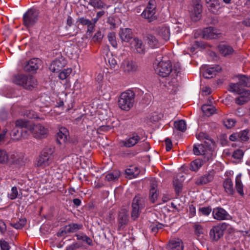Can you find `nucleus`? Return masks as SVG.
Instances as JSON below:
<instances>
[{
  "instance_id": "864d4df0",
  "label": "nucleus",
  "mask_w": 250,
  "mask_h": 250,
  "mask_svg": "<svg viewBox=\"0 0 250 250\" xmlns=\"http://www.w3.org/2000/svg\"><path fill=\"white\" fill-rule=\"evenodd\" d=\"M104 37V35L102 34V32L99 30L97 31L96 33L95 34L94 36L92 38V41L94 42H100L102 41L103 38Z\"/></svg>"
},
{
  "instance_id": "8fccbe9b",
  "label": "nucleus",
  "mask_w": 250,
  "mask_h": 250,
  "mask_svg": "<svg viewBox=\"0 0 250 250\" xmlns=\"http://www.w3.org/2000/svg\"><path fill=\"white\" fill-rule=\"evenodd\" d=\"M71 73L72 69L71 68L65 69L59 73V77L60 79L63 80L66 79Z\"/></svg>"
},
{
  "instance_id": "aec40b11",
  "label": "nucleus",
  "mask_w": 250,
  "mask_h": 250,
  "mask_svg": "<svg viewBox=\"0 0 250 250\" xmlns=\"http://www.w3.org/2000/svg\"><path fill=\"white\" fill-rule=\"evenodd\" d=\"M131 44L134 47V51L138 53L144 54L145 53V45L143 43L142 40L138 38H134L131 41Z\"/></svg>"
},
{
  "instance_id": "f03ea898",
  "label": "nucleus",
  "mask_w": 250,
  "mask_h": 250,
  "mask_svg": "<svg viewBox=\"0 0 250 250\" xmlns=\"http://www.w3.org/2000/svg\"><path fill=\"white\" fill-rule=\"evenodd\" d=\"M12 82L18 85L22 86L24 88L31 90L37 85L36 79L30 75L17 74L12 78Z\"/></svg>"
},
{
  "instance_id": "4c0bfd02",
  "label": "nucleus",
  "mask_w": 250,
  "mask_h": 250,
  "mask_svg": "<svg viewBox=\"0 0 250 250\" xmlns=\"http://www.w3.org/2000/svg\"><path fill=\"white\" fill-rule=\"evenodd\" d=\"M174 126L177 130L182 132H185L187 129L186 123L183 120L174 122Z\"/></svg>"
},
{
  "instance_id": "5701e85b",
  "label": "nucleus",
  "mask_w": 250,
  "mask_h": 250,
  "mask_svg": "<svg viewBox=\"0 0 250 250\" xmlns=\"http://www.w3.org/2000/svg\"><path fill=\"white\" fill-rule=\"evenodd\" d=\"M221 70V67L219 65L209 67L203 73V76L206 79H211L215 76L217 73L220 72Z\"/></svg>"
},
{
  "instance_id": "6e6552de",
  "label": "nucleus",
  "mask_w": 250,
  "mask_h": 250,
  "mask_svg": "<svg viewBox=\"0 0 250 250\" xmlns=\"http://www.w3.org/2000/svg\"><path fill=\"white\" fill-rule=\"evenodd\" d=\"M228 227L226 223H221L217 226H214L210 230L209 238L213 241H217L223 237L224 231Z\"/></svg>"
},
{
  "instance_id": "473e14b6",
  "label": "nucleus",
  "mask_w": 250,
  "mask_h": 250,
  "mask_svg": "<svg viewBox=\"0 0 250 250\" xmlns=\"http://www.w3.org/2000/svg\"><path fill=\"white\" fill-rule=\"evenodd\" d=\"M239 83L242 87H250V76L245 75H239L237 76Z\"/></svg>"
},
{
  "instance_id": "a18cd8bd",
  "label": "nucleus",
  "mask_w": 250,
  "mask_h": 250,
  "mask_svg": "<svg viewBox=\"0 0 250 250\" xmlns=\"http://www.w3.org/2000/svg\"><path fill=\"white\" fill-rule=\"evenodd\" d=\"M75 236H76L77 240H82L86 242V244L89 246H92L93 245L92 239L86 235L82 234H76Z\"/></svg>"
},
{
  "instance_id": "c85d7f7f",
  "label": "nucleus",
  "mask_w": 250,
  "mask_h": 250,
  "mask_svg": "<svg viewBox=\"0 0 250 250\" xmlns=\"http://www.w3.org/2000/svg\"><path fill=\"white\" fill-rule=\"evenodd\" d=\"M126 177L129 179L136 178L140 172V169L135 166H130L125 170Z\"/></svg>"
},
{
  "instance_id": "cd10ccee",
  "label": "nucleus",
  "mask_w": 250,
  "mask_h": 250,
  "mask_svg": "<svg viewBox=\"0 0 250 250\" xmlns=\"http://www.w3.org/2000/svg\"><path fill=\"white\" fill-rule=\"evenodd\" d=\"M68 135V130L64 127H61L57 133V142L60 144L64 143L67 140Z\"/></svg>"
},
{
  "instance_id": "dca6fc26",
  "label": "nucleus",
  "mask_w": 250,
  "mask_h": 250,
  "mask_svg": "<svg viewBox=\"0 0 250 250\" xmlns=\"http://www.w3.org/2000/svg\"><path fill=\"white\" fill-rule=\"evenodd\" d=\"M66 63V61L63 57H59L52 61L50 65L49 69L53 72H58L64 67Z\"/></svg>"
},
{
  "instance_id": "393cba45",
  "label": "nucleus",
  "mask_w": 250,
  "mask_h": 250,
  "mask_svg": "<svg viewBox=\"0 0 250 250\" xmlns=\"http://www.w3.org/2000/svg\"><path fill=\"white\" fill-rule=\"evenodd\" d=\"M123 66L125 72H135L138 70V65L137 63L132 61H124Z\"/></svg>"
},
{
  "instance_id": "680f3d73",
  "label": "nucleus",
  "mask_w": 250,
  "mask_h": 250,
  "mask_svg": "<svg viewBox=\"0 0 250 250\" xmlns=\"http://www.w3.org/2000/svg\"><path fill=\"white\" fill-rule=\"evenodd\" d=\"M21 129L17 127H15V128L12 130V136L15 137L16 139H21L20 133Z\"/></svg>"
},
{
  "instance_id": "052dcab7",
  "label": "nucleus",
  "mask_w": 250,
  "mask_h": 250,
  "mask_svg": "<svg viewBox=\"0 0 250 250\" xmlns=\"http://www.w3.org/2000/svg\"><path fill=\"white\" fill-rule=\"evenodd\" d=\"M235 124V121L232 119H228L224 121V125L228 128H230L233 127Z\"/></svg>"
},
{
  "instance_id": "ddd939ff",
  "label": "nucleus",
  "mask_w": 250,
  "mask_h": 250,
  "mask_svg": "<svg viewBox=\"0 0 250 250\" xmlns=\"http://www.w3.org/2000/svg\"><path fill=\"white\" fill-rule=\"evenodd\" d=\"M220 35L221 32L219 30L212 27H207L202 32L203 38L207 40L218 38Z\"/></svg>"
},
{
  "instance_id": "4be33fe9",
  "label": "nucleus",
  "mask_w": 250,
  "mask_h": 250,
  "mask_svg": "<svg viewBox=\"0 0 250 250\" xmlns=\"http://www.w3.org/2000/svg\"><path fill=\"white\" fill-rule=\"evenodd\" d=\"M193 9L192 13V18L194 20L197 21L201 17L202 11V6L200 3V0H194Z\"/></svg>"
},
{
  "instance_id": "6ab92c4d",
  "label": "nucleus",
  "mask_w": 250,
  "mask_h": 250,
  "mask_svg": "<svg viewBox=\"0 0 250 250\" xmlns=\"http://www.w3.org/2000/svg\"><path fill=\"white\" fill-rule=\"evenodd\" d=\"M212 215L217 220H226L229 216V214L222 208H216L213 209Z\"/></svg>"
},
{
  "instance_id": "7ed1b4c3",
  "label": "nucleus",
  "mask_w": 250,
  "mask_h": 250,
  "mask_svg": "<svg viewBox=\"0 0 250 250\" xmlns=\"http://www.w3.org/2000/svg\"><path fill=\"white\" fill-rule=\"evenodd\" d=\"M135 94L131 90L122 92L118 99L119 107L125 111H129L133 106L135 101Z\"/></svg>"
},
{
  "instance_id": "6e6d98bb",
  "label": "nucleus",
  "mask_w": 250,
  "mask_h": 250,
  "mask_svg": "<svg viewBox=\"0 0 250 250\" xmlns=\"http://www.w3.org/2000/svg\"><path fill=\"white\" fill-rule=\"evenodd\" d=\"M8 156L6 152L2 149H0V163H4L7 162Z\"/></svg>"
},
{
  "instance_id": "423d86ee",
  "label": "nucleus",
  "mask_w": 250,
  "mask_h": 250,
  "mask_svg": "<svg viewBox=\"0 0 250 250\" xmlns=\"http://www.w3.org/2000/svg\"><path fill=\"white\" fill-rule=\"evenodd\" d=\"M39 13L33 9L27 11L23 16V24L27 28L32 27L38 21Z\"/></svg>"
},
{
  "instance_id": "79ce46f5",
  "label": "nucleus",
  "mask_w": 250,
  "mask_h": 250,
  "mask_svg": "<svg viewBox=\"0 0 250 250\" xmlns=\"http://www.w3.org/2000/svg\"><path fill=\"white\" fill-rule=\"evenodd\" d=\"M205 147L206 146L204 145H194L193 149L194 154L196 155L206 154Z\"/></svg>"
},
{
  "instance_id": "f3484780",
  "label": "nucleus",
  "mask_w": 250,
  "mask_h": 250,
  "mask_svg": "<svg viewBox=\"0 0 250 250\" xmlns=\"http://www.w3.org/2000/svg\"><path fill=\"white\" fill-rule=\"evenodd\" d=\"M249 130L245 129L231 134L229 139L231 141H247L249 139Z\"/></svg>"
},
{
  "instance_id": "39448f33",
  "label": "nucleus",
  "mask_w": 250,
  "mask_h": 250,
  "mask_svg": "<svg viewBox=\"0 0 250 250\" xmlns=\"http://www.w3.org/2000/svg\"><path fill=\"white\" fill-rule=\"evenodd\" d=\"M53 153L54 149L52 148L46 147L44 148L37 158V166L44 167L49 166L52 162Z\"/></svg>"
},
{
  "instance_id": "bb28decb",
  "label": "nucleus",
  "mask_w": 250,
  "mask_h": 250,
  "mask_svg": "<svg viewBox=\"0 0 250 250\" xmlns=\"http://www.w3.org/2000/svg\"><path fill=\"white\" fill-rule=\"evenodd\" d=\"M211 156L204 157V160L200 159H196L190 163V169L192 171H197L203 165L204 162H206L209 160Z\"/></svg>"
},
{
  "instance_id": "2f4dec72",
  "label": "nucleus",
  "mask_w": 250,
  "mask_h": 250,
  "mask_svg": "<svg viewBox=\"0 0 250 250\" xmlns=\"http://www.w3.org/2000/svg\"><path fill=\"white\" fill-rule=\"evenodd\" d=\"M168 247L172 250H183L184 248L182 242L179 239L170 240Z\"/></svg>"
},
{
  "instance_id": "603ef678",
  "label": "nucleus",
  "mask_w": 250,
  "mask_h": 250,
  "mask_svg": "<svg viewBox=\"0 0 250 250\" xmlns=\"http://www.w3.org/2000/svg\"><path fill=\"white\" fill-rule=\"evenodd\" d=\"M77 22L81 24L83 26H86L91 25V23H92L91 21L87 19L86 17H79L77 20Z\"/></svg>"
},
{
  "instance_id": "b1692460",
  "label": "nucleus",
  "mask_w": 250,
  "mask_h": 250,
  "mask_svg": "<svg viewBox=\"0 0 250 250\" xmlns=\"http://www.w3.org/2000/svg\"><path fill=\"white\" fill-rule=\"evenodd\" d=\"M156 30L165 41H167L169 39L170 31L167 26L165 25H161L157 27Z\"/></svg>"
},
{
  "instance_id": "58836bf2",
  "label": "nucleus",
  "mask_w": 250,
  "mask_h": 250,
  "mask_svg": "<svg viewBox=\"0 0 250 250\" xmlns=\"http://www.w3.org/2000/svg\"><path fill=\"white\" fill-rule=\"evenodd\" d=\"M31 124H29L28 122L22 119L18 120L16 122V126L20 129L24 128L29 130V128L31 126Z\"/></svg>"
},
{
  "instance_id": "bf43d9fd",
  "label": "nucleus",
  "mask_w": 250,
  "mask_h": 250,
  "mask_svg": "<svg viewBox=\"0 0 250 250\" xmlns=\"http://www.w3.org/2000/svg\"><path fill=\"white\" fill-rule=\"evenodd\" d=\"M244 155V152L242 150L238 149L234 151L232 154V157L234 159H240Z\"/></svg>"
},
{
  "instance_id": "a211bd4d",
  "label": "nucleus",
  "mask_w": 250,
  "mask_h": 250,
  "mask_svg": "<svg viewBox=\"0 0 250 250\" xmlns=\"http://www.w3.org/2000/svg\"><path fill=\"white\" fill-rule=\"evenodd\" d=\"M209 11L214 14H218L222 8V5L219 0H206Z\"/></svg>"
},
{
  "instance_id": "09e8293b",
  "label": "nucleus",
  "mask_w": 250,
  "mask_h": 250,
  "mask_svg": "<svg viewBox=\"0 0 250 250\" xmlns=\"http://www.w3.org/2000/svg\"><path fill=\"white\" fill-rule=\"evenodd\" d=\"M212 211L210 207H203L199 208V214L200 215L208 216Z\"/></svg>"
},
{
  "instance_id": "13d9d810",
  "label": "nucleus",
  "mask_w": 250,
  "mask_h": 250,
  "mask_svg": "<svg viewBox=\"0 0 250 250\" xmlns=\"http://www.w3.org/2000/svg\"><path fill=\"white\" fill-rule=\"evenodd\" d=\"M108 60L110 68H115L117 65V63L115 57L112 54H111L110 57H108Z\"/></svg>"
},
{
  "instance_id": "69168bd1",
  "label": "nucleus",
  "mask_w": 250,
  "mask_h": 250,
  "mask_svg": "<svg viewBox=\"0 0 250 250\" xmlns=\"http://www.w3.org/2000/svg\"><path fill=\"white\" fill-rule=\"evenodd\" d=\"M168 84L172 86L174 88H177L179 85L178 80L174 77L171 78V80L168 82Z\"/></svg>"
},
{
  "instance_id": "0eeeda50",
  "label": "nucleus",
  "mask_w": 250,
  "mask_h": 250,
  "mask_svg": "<svg viewBox=\"0 0 250 250\" xmlns=\"http://www.w3.org/2000/svg\"><path fill=\"white\" fill-rule=\"evenodd\" d=\"M156 1L155 0H150L148 5L141 14L142 17L147 20L148 22H151L157 19L156 15Z\"/></svg>"
},
{
  "instance_id": "3c124183",
  "label": "nucleus",
  "mask_w": 250,
  "mask_h": 250,
  "mask_svg": "<svg viewBox=\"0 0 250 250\" xmlns=\"http://www.w3.org/2000/svg\"><path fill=\"white\" fill-rule=\"evenodd\" d=\"M108 39L109 42H110L111 45L116 48L117 46V43L116 40L115 34L114 32H110L108 33Z\"/></svg>"
},
{
  "instance_id": "4468645a",
  "label": "nucleus",
  "mask_w": 250,
  "mask_h": 250,
  "mask_svg": "<svg viewBox=\"0 0 250 250\" xmlns=\"http://www.w3.org/2000/svg\"><path fill=\"white\" fill-rule=\"evenodd\" d=\"M118 230H123L126 226L129 221L128 211L125 209H121L118 214Z\"/></svg>"
},
{
  "instance_id": "72a5a7b5",
  "label": "nucleus",
  "mask_w": 250,
  "mask_h": 250,
  "mask_svg": "<svg viewBox=\"0 0 250 250\" xmlns=\"http://www.w3.org/2000/svg\"><path fill=\"white\" fill-rule=\"evenodd\" d=\"M241 174H238L235 178V188L238 193L241 196L244 195L243 185L241 181Z\"/></svg>"
},
{
  "instance_id": "9b49d317",
  "label": "nucleus",
  "mask_w": 250,
  "mask_h": 250,
  "mask_svg": "<svg viewBox=\"0 0 250 250\" xmlns=\"http://www.w3.org/2000/svg\"><path fill=\"white\" fill-rule=\"evenodd\" d=\"M215 171L212 169L196 179L195 183L197 186H203L212 182L215 175Z\"/></svg>"
},
{
  "instance_id": "e2e57ef3",
  "label": "nucleus",
  "mask_w": 250,
  "mask_h": 250,
  "mask_svg": "<svg viewBox=\"0 0 250 250\" xmlns=\"http://www.w3.org/2000/svg\"><path fill=\"white\" fill-rule=\"evenodd\" d=\"M0 247L1 250H9L10 248L8 243L3 240H0Z\"/></svg>"
},
{
  "instance_id": "a19ab883",
  "label": "nucleus",
  "mask_w": 250,
  "mask_h": 250,
  "mask_svg": "<svg viewBox=\"0 0 250 250\" xmlns=\"http://www.w3.org/2000/svg\"><path fill=\"white\" fill-rule=\"evenodd\" d=\"M173 182L175 193L176 195L178 196L182 190V182L177 178H174Z\"/></svg>"
},
{
  "instance_id": "4d7b16f0",
  "label": "nucleus",
  "mask_w": 250,
  "mask_h": 250,
  "mask_svg": "<svg viewBox=\"0 0 250 250\" xmlns=\"http://www.w3.org/2000/svg\"><path fill=\"white\" fill-rule=\"evenodd\" d=\"M158 193L157 192V190H154V189H150L149 199L152 203H154L156 201Z\"/></svg>"
},
{
  "instance_id": "9d476101",
  "label": "nucleus",
  "mask_w": 250,
  "mask_h": 250,
  "mask_svg": "<svg viewBox=\"0 0 250 250\" xmlns=\"http://www.w3.org/2000/svg\"><path fill=\"white\" fill-rule=\"evenodd\" d=\"M141 139V136L137 132H133L128 139L121 141L120 145L121 147H131L138 144Z\"/></svg>"
},
{
  "instance_id": "49530a36",
  "label": "nucleus",
  "mask_w": 250,
  "mask_h": 250,
  "mask_svg": "<svg viewBox=\"0 0 250 250\" xmlns=\"http://www.w3.org/2000/svg\"><path fill=\"white\" fill-rule=\"evenodd\" d=\"M164 225L163 224L160 223L158 222L152 223L149 226L152 232L156 233L158 230L162 229Z\"/></svg>"
},
{
  "instance_id": "a878e982",
  "label": "nucleus",
  "mask_w": 250,
  "mask_h": 250,
  "mask_svg": "<svg viewBox=\"0 0 250 250\" xmlns=\"http://www.w3.org/2000/svg\"><path fill=\"white\" fill-rule=\"evenodd\" d=\"M119 36L122 41L125 42H131L132 39V32L129 28L121 29Z\"/></svg>"
},
{
  "instance_id": "0e129e2a",
  "label": "nucleus",
  "mask_w": 250,
  "mask_h": 250,
  "mask_svg": "<svg viewBox=\"0 0 250 250\" xmlns=\"http://www.w3.org/2000/svg\"><path fill=\"white\" fill-rule=\"evenodd\" d=\"M81 247V245L80 243L76 242L72 244V245L68 246L66 248V250H76L80 248Z\"/></svg>"
},
{
  "instance_id": "1a4fd4ad",
  "label": "nucleus",
  "mask_w": 250,
  "mask_h": 250,
  "mask_svg": "<svg viewBox=\"0 0 250 250\" xmlns=\"http://www.w3.org/2000/svg\"><path fill=\"white\" fill-rule=\"evenodd\" d=\"M30 132L34 138L42 139L45 138L48 133V129L41 124H32L29 128Z\"/></svg>"
},
{
  "instance_id": "ea45409f",
  "label": "nucleus",
  "mask_w": 250,
  "mask_h": 250,
  "mask_svg": "<svg viewBox=\"0 0 250 250\" xmlns=\"http://www.w3.org/2000/svg\"><path fill=\"white\" fill-rule=\"evenodd\" d=\"M202 110L204 114L208 116L212 115L215 111V107L211 105L204 104L202 107Z\"/></svg>"
},
{
  "instance_id": "f257e3e1",
  "label": "nucleus",
  "mask_w": 250,
  "mask_h": 250,
  "mask_svg": "<svg viewBox=\"0 0 250 250\" xmlns=\"http://www.w3.org/2000/svg\"><path fill=\"white\" fill-rule=\"evenodd\" d=\"M156 71L161 77H166L168 76L171 73V77L175 74L176 76L180 73L181 68L178 63L172 68V64L169 60H162L158 62Z\"/></svg>"
},
{
  "instance_id": "2eb2a0df",
  "label": "nucleus",
  "mask_w": 250,
  "mask_h": 250,
  "mask_svg": "<svg viewBox=\"0 0 250 250\" xmlns=\"http://www.w3.org/2000/svg\"><path fill=\"white\" fill-rule=\"evenodd\" d=\"M41 64V60L38 58H33L26 62L23 66L25 71L34 72L39 69Z\"/></svg>"
},
{
  "instance_id": "412c9836",
  "label": "nucleus",
  "mask_w": 250,
  "mask_h": 250,
  "mask_svg": "<svg viewBox=\"0 0 250 250\" xmlns=\"http://www.w3.org/2000/svg\"><path fill=\"white\" fill-rule=\"evenodd\" d=\"M218 49L220 54L225 57H229L234 51L231 46L224 44H219L218 46Z\"/></svg>"
},
{
  "instance_id": "774afa93",
  "label": "nucleus",
  "mask_w": 250,
  "mask_h": 250,
  "mask_svg": "<svg viewBox=\"0 0 250 250\" xmlns=\"http://www.w3.org/2000/svg\"><path fill=\"white\" fill-rule=\"evenodd\" d=\"M194 229L195 233L198 235H200L201 234L203 233V229L199 225H195Z\"/></svg>"
},
{
  "instance_id": "c9c22d12",
  "label": "nucleus",
  "mask_w": 250,
  "mask_h": 250,
  "mask_svg": "<svg viewBox=\"0 0 250 250\" xmlns=\"http://www.w3.org/2000/svg\"><path fill=\"white\" fill-rule=\"evenodd\" d=\"M88 4L95 9H102L107 7L106 4L102 0H89Z\"/></svg>"
},
{
  "instance_id": "e433bc0d",
  "label": "nucleus",
  "mask_w": 250,
  "mask_h": 250,
  "mask_svg": "<svg viewBox=\"0 0 250 250\" xmlns=\"http://www.w3.org/2000/svg\"><path fill=\"white\" fill-rule=\"evenodd\" d=\"M65 227L66 229V232L70 233L76 232L78 230L81 229L83 228V225L82 224L71 223L65 226Z\"/></svg>"
},
{
  "instance_id": "c756f323",
  "label": "nucleus",
  "mask_w": 250,
  "mask_h": 250,
  "mask_svg": "<svg viewBox=\"0 0 250 250\" xmlns=\"http://www.w3.org/2000/svg\"><path fill=\"white\" fill-rule=\"evenodd\" d=\"M229 86L232 92L237 93L238 94H245L247 95H250V90L241 89L240 87L241 86L239 82L235 83H231Z\"/></svg>"
},
{
  "instance_id": "338daca9",
  "label": "nucleus",
  "mask_w": 250,
  "mask_h": 250,
  "mask_svg": "<svg viewBox=\"0 0 250 250\" xmlns=\"http://www.w3.org/2000/svg\"><path fill=\"white\" fill-rule=\"evenodd\" d=\"M165 144H166V149L167 151H170V150L172 148V144L171 141L168 138H167L165 139Z\"/></svg>"
},
{
  "instance_id": "f8f14e48",
  "label": "nucleus",
  "mask_w": 250,
  "mask_h": 250,
  "mask_svg": "<svg viewBox=\"0 0 250 250\" xmlns=\"http://www.w3.org/2000/svg\"><path fill=\"white\" fill-rule=\"evenodd\" d=\"M196 138L200 140H204V142L203 145L206 146V147L208 150H211L213 148L215 142L207 133L204 132H201L196 134Z\"/></svg>"
},
{
  "instance_id": "f704fd0d",
  "label": "nucleus",
  "mask_w": 250,
  "mask_h": 250,
  "mask_svg": "<svg viewBox=\"0 0 250 250\" xmlns=\"http://www.w3.org/2000/svg\"><path fill=\"white\" fill-rule=\"evenodd\" d=\"M146 40L149 46L152 48L158 47L159 45L158 40L152 35H146Z\"/></svg>"
},
{
  "instance_id": "5fc2aeb1",
  "label": "nucleus",
  "mask_w": 250,
  "mask_h": 250,
  "mask_svg": "<svg viewBox=\"0 0 250 250\" xmlns=\"http://www.w3.org/2000/svg\"><path fill=\"white\" fill-rule=\"evenodd\" d=\"M18 195V191L16 187L12 188L11 192L8 194V197L11 200H14L17 198Z\"/></svg>"
},
{
  "instance_id": "c03bdc74",
  "label": "nucleus",
  "mask_w": 250,
  "mask_h": 250,
  "mask_svg": "<svg viewBox=\"0 0 250 250\" xmlns=\"http://www.w3.org/2000/svg\"><path fill=\"white\" fill-rule=\"evenodd\" d=\"M240 97L236 99L235 103L239 105H243L250 100L249 96L245 94H239Z\"/></svg>"
},
{
  "instance_id": "37998d69",
  "label": "nucleus",
  "mask_w": 250,
  "mask_h": 250,
  "mask_svg": "<svg viewBox=\"0 0 250 250\" xmlns=\"http://www.w3.org/2000/svg\"><path fill=\"white\" fill-rule=\"evenodd\" d=\"M120 173L118 170H114L109 172L105 176V179L108 181H113L117 180L120 177Z\"/></svg>"
},
{
  "instance_id": "20e7f679",
  "label": "nucleus",
  "mask_w": 250,
  "mask_h": 250,
  "mask_svg": "<svg viewBox=\"0 0 250 250\" xmlns=\"http://www.w3.org/2000/svg\"><path fill=\"white\" fill-rule=\"evenodd\" d=\"M146 200V198L140 194H137L133 199L131 213V217L135 220L137 218L142 210L145 208Z\"/></svg>"
},
{
  "instance_id": "de8ad7c7",
  "label": "nucleus",
  "mask_w": 250,
  "mask_h": 250,
  "mask_svg": "<svg viewBox=\"0 0 250 250\" xmlns=\"http://www.w3.org/2000/svg\"><path fill=\"white\" fill-rule=\"evenodd\" d=\"M26 219L25 218L20 219L16 223H11V225L13 228L16 229H21L25 225Z\"/></svg>"
},
{
  "instance_id": "7c9ffc66",
  "label": "nucleus",
  "mask_w": 250,
  "mask_h": 250,
  "mask_svg": "<svg viewBox=\"0 0 250 250\" xmlns=\"http://www.w3.org/2000/svg\"><path fill=\"white\" fill-rule=\"evenodd\" d=\"M233 182L229 178H226L223 182V187L225 191L230 195L233 194L234 190L233 187Z\"/></svg>"
}]
</instances>
